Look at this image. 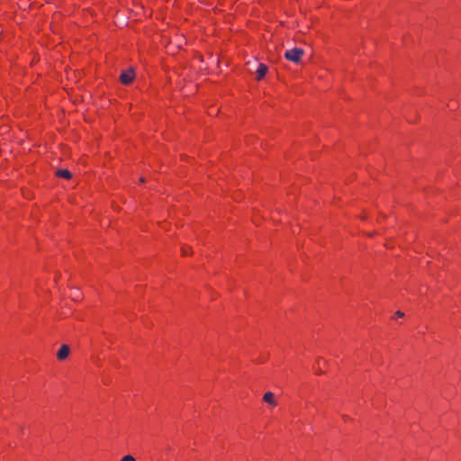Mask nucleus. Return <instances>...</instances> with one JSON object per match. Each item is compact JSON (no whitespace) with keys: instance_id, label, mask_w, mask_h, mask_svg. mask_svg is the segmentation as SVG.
Here are the masks:
<instances>
[{"instance_id":"f257e3e1","label":"nucleus","mask_w":461,"mask_h":461,"mask_svg":"<svg viewBox=\"0 0 461 461\" xmlns=\"http://www.w3.org/2000/svg\"><path fill=\"white\" fill-rule=\"evenodd\" d=\"M303 53H304V51L303 49L294 48L291 50H287L285 52V57L289 61H292L294 63H299Z\"/></svg>"},{"instance_id":"f03ea898","label":"nucleus","mask_w":461,"mask_h":461,"mask_svg":"<svg viewBox=\"0 0 461 461\" xmlns=\"http://www.w3.org/2000/svg\"><path fill=\"white\" fill-rule=\"evenodd\" d=\"M133 78H134V71L132 69L124 71L120 76V80L124 85H129L130 83H131Z\"/></svg>"},{"instance_id":"7ed1b4c3","label":"nucleus","mask_w":461,"mask_h":461,"mask_svg":"<svg viewBox=\"0 0 461 461\" xmlns=\"http://www.w3.org/2000/svg\"><path fill=\"white\" fill-rule=\"evenodd\" d=\"M70 349L68 345H62L57 353V357L59 360L66 359L69 355Z\"/></svg>"},{"instance_id":"20e7f679","label":"nucleus","mask_w":461,"mask_h":461,"mask_svg":"<svg viewBox=\"0 0 461 461\" xmlns=\"http://www.w3.org/2000/svg\"><path fill=\"white\" fill-rule=\"evenodd\" d=\"M263 401L273 407L276 406L277 404L275 394L272 392H267L263 396Z\"/></svg>"},{"instance_id":"39448f33","label":"nucleus","mask_w":461,"mask_h":461,"mask_svg":"<svg viewBox=\"0 0 461 461\" xmlns=\"http://www.w3.org/2000/svg\"><path fill=\"white\" fill-rule=\"evenodd\" d=\"M267 71V67L264 64H259V66L256 71L257 79L258 80L262 79L265 77Z\"/></svg>"},{"instance_id":"423d86ee","label":"nucleus","mask_w":461,"mask_h":461,"mask_svg":"<svg viewBox=\"0 0 461 461\" xmlns=\"http://www.w3.org/2000/svg\"><path fill=\"white\" fill-rule=\"evenodd\" d=\"M57 176L59 177H63L66 179H69L71 177V173L67 169H59L56 172Z\"/></svg>"},{"instance_id":"0eeeda50","label":"nucleus","mask_w":461,"mask_h":461,"mask_svg":"<svg viewBox=\"0 0 461 461\" xmlns=\"http://www.w3.org/2000/svg\"><path fill=\"white\" fill-rule=\"evenodd\" d=\"M121 461H136V459L134 458V456H132L131 455H127V456H124Z\"/></svg>"},{"instance_id":"6e6552de","label":"nucleus","mask_w":461,"mask_h":461,"mask_svg":"<svg viewBox=\"0 0 461 461\" xmlns=\"http://www.w3.org/2000/svg\"><path fill=\"white\" fill-rule=\"evenodd\" d=\"M182 254L184 256H187L189 254V248H186V247L182 248Z\"/></svg>"},{"instance_id":"1a4fd4ad","label":"nucleus","mask_w":461,"mask_h":461,"mask_svg":"<svg viewBox=\"0 0 461 461\" xmlns=\"http://www.w3.org/2000/svg\"><path fill=\"white\" fill-rule=\"evenodd\" d=\"M403 315H404V313L402 312H401V311H397L396 313H395V316L397 318H402V317H403Z\"/></svg>"}]
</instances>
